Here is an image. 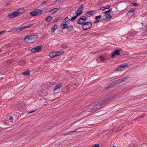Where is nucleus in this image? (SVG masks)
Segmentation results:
<instances>
[{
    "mask_svg": "<svg viewBox=\"0 0 147 147\" xmlns=\"http://www.w3.org/2000/svg\"><path fill=\"white\" fill-rule=\"evenodd\" d=\"M112 99L113 98L112 97H110L107 99L103 100L96 105H95L92 109L90 110L88 109L87 110V111L90 112V111H96L100 108H101V107L106 102L112 100Z\"/></svg>",
    "mask_w": 147,
    "mask_h": 147,
    "instance_id": "1",
    "label": "nucleus"
},
{
    "mask_svg": "<svg viewBox=\"0 0 147 147\" xmlns=\"http://www.w3.org/2000/svg\"><path fill=\"white\" fill-rule=\"evenodd\" d=\"M64 52H59L57 51H54L49 54V56L53 58L55 57L61 55Z\"/></svg>",
    "mask_w": 147,
    "mask_h": 147,
    "instance_id": "2",
    "label": "nucleus"
},
{
    "mask_svg": "<svg viewBox=\"0 0 147 147\" xmlns=\"http://www.w3.org/2000/svg\"><path fill=\"white\" fill-rule=\"evenodd\" d=\"M20 13H21L19 12V10H18V11H14L11 13H9L8 14L7 17L10 18H13L17 16Z\"/></svg>",
    "mask_w": 147,
    "mask_h": 147,
    "instance_id": "3",
    "label": "nucleus"
},
{
    "mask_svg": "<svg viewBox=\"0 0 147 147\" xmlns=\"http://www.w3.org/2000/svg\"><path fill=\"white\" fill-rule=\"evenodd\" d=\"M86 20L87 18L86 16H82L78 19L77 23L79 25H83Z\"/></svg>",
    "mask_w": 147,
    "mask_h": 147,
    "instance_id": "4",
    "label": "nucleus"
},
{
    "mask_svg": "<svg viewBox=\"0 0 147 147\" xmlns=\"http://www.w3.org/2000/svg\"><path fill=\"white\" fill-rule=\"evenodd\" d=\"M92 26L90 22H88L84 23L82 25V29L84 30H87L90 28Z\"/></svg>",
    "mask_w": 147,
    "mask_h": 147,
    "instance_id": "5",
    "label": "nucleus"
},
{
    "mask_svg": "<svg viewBox=\"0 0 147 147\" xmlns=\"http://www.w3.org/2000/svg\"><path fill=\"white\" fill-rule=\"evenodd\" d=\"M42 48V46L41 45L37 46L32 49L31 51L33 53L39 52L41 50Z\"/></svg>",
    "mask_w": 147,
    "mask_h": 147,
    "instance_id": "6",
    "label": "nucleus"
},
{
    "mask_svg": "<svg viewBox=\"0 0 147 147\" xmlns=\"http://www.w3.org/2000/svg\"><path fill=\"white\" fill-rule=\"evenodd\" d=\"M84 9V5L82 4L76 10L75 12L76 15L78 16L83 13L82 10Z\"/></svg>",
    "mask_w": 147,
    "mask_h": 147,
    "instance_id": "7",
    "label": "nucleus"
},
{
    "mask_svg": "<svg viewBox=\"0 0 147 147\" xmlns=\"http://www.w3.org/2000/svg\"><path fill=\"white\" fill-rule=\"evenodd\" d=\"M121 51V49L117 50L114 51V52L112 53L111 55L112 58H114L115 56H118L120 55V52Z\"/></svg>",
    "mask_w": 147,
    "mask_h": 147,
    "instance_id": "8",
    "label": "nucleus"
},
{
    "mask_svg": "<svg viewBox=\"0 0 147 147\" xmlns=\"http://www.w3.org/2000/svg\"><path fill=\"white\" fill-rule=\"evenodd\" d=\"M63 22L65 23V24L62 23L60 25L61 28L63 29L66 28L68 26V25L65 22Z\"/></svg>",
    "mask_w": 147,
    "mask_h": 147,
    "instance_id": "9",
    "label": "nucleus"
},
{
    "mask_svg": "<svg viewBox=\"0 0 147 147\" xmlns=\"http://www.w3.org/2000/svg\"><path fill=\"white\" fill-rule=\"evenodd\" d=\"M112 16L111 14H105L102 17L103 20H104L105 18L108 19H111V18Z\"/></svg>",
    "mask_w": 147,
    "mask_h": 147,
    "instance_id": "10",
    "label": "nucleus"
},
{
    "mask_svg": "<svg viewBox=\"0 0 147 147\" xmlns=\"http://www.w3.org/2000/svg\"><path fill=\"white\" fill-rule=\"evenodd\" d=\"M33 25V24H30L28 26H24L23 27H22L20 28V31H22L26 28L32 27Z\"/></svg>",
    "mask_w": 147,
    "mask_h": 147,
    "instance_id": "11",
    "label": "nucleus"
},
{
    "mask_svg": "<svg viewBox=\"0 0 147 147\" xmlns=\"http://www.w3.org/2000/svg\"><path fill=\"white\" fill-rule=\"evenodd\" d=\"M94 12V11H90L86 12L85 14L88 17H89L90 15H93L92 13Z\"/></svg>",
    "mask_w": 147,
    "mask_h": 147,
    "instance_id": "12",
    "label": "nucleus"
},
{
    "mask_svg": "<svg viewBox=\"0 0 147 147\" xmlns=\"http://www.w3.org/2000/svg\"><path fill=\"white\" fill-rule=\"evenodd\" d=\"M62 86V84L60 83L59 84L55 86L53 89V90L55 91L57 89L60 88Z\"/></svg>",
    "mask_w": 147,
    "mask_h": 147,
    "instance_id": "13",
    "label": "nucleus"
},
{
    "mask_svg": "<svg viewBox=\"0 0 147 147\" xmlns=\"http://www.w3.org/2000/svg\"><path fill=\"white\" fill-rule=\"evenodd\" d=\"M53 19V18L51 16H49L45 18V21L47 22H49Z\"/></svg>",
    "mask_w": 147,
    "mask_h": 147,
    "instance_id": "14",
    "label": "nucleus"
},
{
    "mask_svg": "<svg viewBox=\"0 0 147 147\" xmlns=\"http://www.w3.org/2000/svg\"><path fill=\"white\" fill-rule=\"evenodd\" d=\"M39 36L37 34H34L30 36L31 40H34L37 39L38 37Z\"/></svg>",
    "mask_w": 147,
    "mask_h": 147,
    "instance_id": "15",
    "label": "nucleus"
},
{
    "mask_svg": "<svg viewBox=\"0 0 147 147\" xmlns=\"http://www.w3.org/2000/svg\"><path fill=\"white\" fill-rule=\"evenodd\" d=\"M57 25L56 24H55L52 27L51 29V31L54 32L57 28Z\"/></svg>",
    "mask_w": 147,
    "mask_h": 147,
    "instance_id": "16",
    "label": "nucleus"
},
{
    "mask_svg": "<svg viewBox=\"0 0 147 147\" xmlns=\"http://www.w3.org/2000/svg\"><path fill=\"white\" fill-rule=\"evenodd\" d=\"M30 71L29 70H27L23 72L22 74L23 75H26L27 76L29 75H30Z\"/></svg>",
    "mask_w": 147,
    "mask_h": 147,
    "instance_id": "17",
    "label": "nucleus"
},
{
    "mask_svg": "<svg viewBox=\"0 0 147 147\" xmlns=\"http://www.w3.org/2000/svg\"><path fill=\"white\" fill-rule=\"evenodd\" d=\"M128 78L129 77H128V76H127L123 78L120 79L121 81V82H123L125 80H127Z\"/></svg>",
    "mask_w": 147,
    "mask_h": 147,
    "instance_id": "18",
    "label": "nucleus"
},
{
    "mask_svg": "<svg viewBox=\"0 0 147 147\" xmlns=\"http://www.w3.org/2000/svg\"><path fill=\"white\" fill-rule=\"evenodd\" d=\"M36 10H35L34 11H33L31 12L30 14L32 16H35L37 15V13H36Z\"/></svg>",
    "mask_w": 147,
    "mask_h": 147,
    "instance_id": "19",
    "label": "nucleus"
},
{
    "mask_svg": "<svg viewBox=\"0 0 147 147\" xmlns=\"http://www.w3.org/2000/svg\"><path fill=\"white\" fill-rule=\"evenodd\" d=\"M135 10V8H131L129 10V12H129H131L132 13V15H134V11Z\"/></svg>",
    "mask_w": 147,
    "mask_h": 147,
    "instance_id": "20",
    "label": "nucleus"
},
{
    "mask_svg": "<svg viewBox=\"0 0 147 147\" xmlns=\"http://www.w3.org/2000/svg\"><path fill=\"white\" fill-rule=\"evenodd\" d=\"M20 28H15L12 30L13 32H20Z\"/></svg>",
    "mask_w": 147,
    "mask_h": 147,
    "instance_id": "21",
    "label": "nucleus"
},
{
    "mask_svg": "<svg viewBox=\"0 0 147 147\" xmlns=\"http://www.w3.org/2000/svg\"><path fill=\"white\" fill-rule=\"evenodd\" d=\"M73 26H69L67 27V30L68 31H71L73 29Z\"/></svg>",
    "mask_w": 147,
    "mask_h": 147,
    "instance_id": "22",
    "label": "nucleus"
},
{
    "mask_svg": "<svg viewBox=\"0 0 147 147\" xmlns=\"http://www.w3.org/2000/svg\"><path fill=\"white\" fill-rule=\"evenodd\" d=\"M35 10H36V12L37 13H37V15H38V14H41L42 12V11L40 10V9H36Z\"/></svg>",
    "mask_w": 147,
    "mask_h": 147,
    "instance_id": "23",
    "label": "nucleus"
},
{
    "mask_svg": "<svg viewBox=\"0 0 147 147\" xmlns=\"http://www.w3.org/2000/svg\"><path fill=\"white\" fill-rule=\"evenodd\" d=\"M78 16L76 15L75 16H73L70 19V21H72L76 19L77 18V17Z\"/></svg>",
    "mask_w": 147,
    "mask_h": 147,
    "instance_id": "24",
    "label": "nucleus"
},
{
    "mask_svg": "<svg viewBox=\"0 0 147 147\" xmlns=\"http://www.w3.org/2000/svg\"><path fill=\"white\" fill-rule=\"evenodd\" d=\"M121 68L119 65L117 67L116 69L115 70V71H120L121 70Z\"/></svg>",
    "mask_w": 147,
    "mask_h": 147,
    "instance_id": "25",
    "label": "nucleus"
},
{
    "mask_svg": "<svg viewBox=\"0 0 147 147\" xmlns=\"http://www.w3.org/2000/svg\"><path fill=\"white\" fill-rule=\"evenodd\" d=\"M31 38H30V36H27L26 37L24 38V40H26V39H28L29 40H31Z\"/></svg>",
    "mask_w": 147,
    "mask_h": 147,
    "instance_id": "26",
    "label": "nucleus"
},
{
    "mask_svg": "<svg viewBox=\"0 0 147 147\" xmlns=\"http://www.w3.org/2000/svg\"><path fill=\"white\" fill-rule=\"evenodd\" d=\"M61 47L62 48H66L67 47V45L66 44H62L61 45Z\"/></svg>",
    "mask_w": 147,
    "mask_h": 147,
    "instance_id": "27",
    "label": "nucleus"
},
{
    "mask_svg": "<svg viewBox=\"0 0 147 147\" xmlns=\"http://www.w3.org/2000/svg\"><path fill=\"white\" fill-rule=\"evenodd\" d=\"M99 59L102 61H104L105 60V58L103 56H101L99 57Z\"/></svg>",
    "mask_w": 147,
    "mask_h": 147,
    "instance_id": "28",
    "label": "nucleus"
},
{
    "mask_svg": "<svg viewBox=\"0 0 147 147\" xmlns=\"http://www.w3.org/2000/svg\"><path fill=\"white\" fill-rule=\"evenodd\" d=\"M64 20H65V21H64V22H65V23H66V22L69 23L70 22V20L69 18H68L67 17L65 18Z\"/></svg>",
    "mask_w": 147,
    "mask_h": 147,
    "instance_id": "29",
    "label": "nucleus"
},
{
    "mask_svg": "<svg viewBox=\"0 0 147 147\" xmlns=\"http://www.w3.org/2000/svg\"><path fill=\"white\" fill-rule=\"evenodd\" d=\"M111 11H112V9H110L108 10L105 11L104 12V13L105 14H106L107 13H109L111 12Z\"/></svg>",
    "mask_w": 147,
    "mask_h": 147,
    "instance_id": "30",
    "label": "nucleus"
},
{
    "mask_svg": "<svg viewBox=\"0 0 147 147\" xmlns=\"http://www.w3.org/2000/svg\"><path fill=\"white\" fill-rule=\"evenodd\" d=\"M58 9L57 8H54L52 9V12L55 13L56 12Z\"/></svg>",
    "mask_w": 147,
    "mask_h": 147,
    "instance_id": "31",
    "label": "nucleus"
},
{
    "mask_svg": "<svg viewBox=\"0 0 147 147\" xmlns=\"http://www.w3.org/2000/svg\"><path fill=\"white\" fill-rule=\"evenodd\" d=\"M110 85L111 86V87L115 85H116V83L115 81L111 83L110 84Z\"/></svg>",
    "mask_w": 147,
    "mask_h": 147,
    "instance_id": "32",
    "label": "nucleus"
},
{
    "mask_svg": "<svg viewBox=\"0 0 147 147\" xmlns=\"http://www.w3.org/2000/svg\"><path fill=\"white\" fill-rule=\"evenodd\" d=\"M116 84H117L121 82L120 79H119L115 81Z\"/></svg>",
    "mask_w": 147,
    "mask_h": 147,
    "instance_id": "33",
    "label": "nucleus"
},
{
    "mask_svg": "<svg viewBox=\"0 0 147 147\" xmlns=\"http://www.w3.org/2000/svg\"><path fill=\"white\" fill-rule=\"evenodd\" d=\"M105 7H100L99 8V10H104L105 9Z\"/></svg>",
    "mask_w": 147,
    "mask_h": 147,
    "instance_id": "34",
    "label": "nucleus"
},
{
    "mask_svg": "<svg viewBox=\"0 0 147 147\" xmlns=\"http://www.w3.org/2000/svg\"><path fill=\"white\" fill-rule=\"evenodd\" d=\"M101 15H100L98 16H96L95 18L96 20H97L98 18H101Z\"/></svg>",
    "mask_w": 147,
    "mask_h": 147,
    "instance_id": "35",
    "label": "nucleus"
},
{
    "mask_svg": "<svg viewBox=\"0 0 147 147\" xmlns=\"http://www.w3.org/2000/svg\"><path fill=\"white\" fill-rule=\"evenodd\" d=\"M111 87H112L111 86L110 84L108 86H107L105 88V90H107L109 89V88H111Z\"/></svg>",
    "mask_w": 147,
    "mask_h": 147,
    "instance_id": "36",
    "label": "nucleus"
},
{
    "mask_svg": "<svg viewBox=\"0 0 147 147\" xmlns=\"http://www.w3.org/2000/svg\"><path fill=\"white\" fill-rule=\"evenodd\" d=\"M110 6L109 5H106V7H105V9H108L110 8Z\"/></svg>",
    "mask_w": 147,
    "mask_h": 147,
    "instance_id": "37",
    "label": "nucleus"
},
{
    "mask_svg": "<svg viewBox=\"0 0 147 147\" xmlns=\"http://www.w3.org/2000/svg\"><path fill=\"white\" fill-rule=\"evenodd\" d=\"M119 66H120V67H121V68H124V67H126V66H127V65H126V66H125L124 65H119Z\"/></svg>",
    "mask_w": 147,
    "mask_h": 147,
    "instance_id": "38",
    "label": "nucleus"
},
{
    "mask_svg": "<svg viewBox=\"0 0 147 147\" xmlns=\"http://www.w3.org/2000/svg\"><path fill=\"white\" fill-rule=\"evenodd\" d=\"M99 146L98 144H95L92 146V147H99Z\"/></svg>",
    "mask_w": 147,
    "mask_h": 147,
    "instance_id": "39",
    "label": "nucleus"
},
{
    "mask_svg": "<svg viewBox=\"0 0 147 147\" xmlns=\"http://www.w3.org/2000/svg\"><path fill=\"white\" fill-rule=\"evenodd\" d=\"M44 101H45L44 102V105L47 104L48 103V102H47V101L45 99L44 100Z\"/></svg>",
    "mask_w": 147,
    "mask_h": 147,
    "instance_id": "40",
    "label": "nucleus"
},
{
    "mask_svg": "<svg viewBox=\"0 0 147 147\" xmlns=\"http://www.w3.org/2000/svg\"><path fill=\"white\" fill-rule=\"evenodd\" d=\"M77 131V130H75V131H69V132H68V133H66V134H69L70 133H73V132H76Z\"/></svg>",
    "mask_w": 147,
    "mask_h": 147,
    "instance_id": "41",
    "label": "nucleus"
},
{
    "mask_svg": "<svg viewBox=\"0 0 147 147\" xmlns=\"http://www.w3.org/2000/svg\"><path fill=\"white\" fill-rule=\"evenodd\" d=\"M47 1H46L43 2L41 3V4L42 5H44L47 2Z\"/></svg>",
    "mask_w": 147,
    "mask_h": 147,
    "instance_id": "42",
    "label": "nucleus"
},
{
    "mask_svg": "<svg viewBox=\"0 0 147 147\" xmlns=\"http://www.w3.org/2000/svg\"><path fill=\"white\" fill-rule=\"evenodd\" d=\"M99 22V20H95L94 21V23L95 24L96 23Z\"/></svg>",
    "mask_w": 147,
    "mask_h": 147,
    "instance_id": "43",
    "label": "nucleus"
},
{
    "mask_svg": "<svg viewBox=\"0 0 147 147\" xmlns=\"http://www.w3.org/2000/svg\"><path fill=\"white\" fill-rule=\"evenodd\" d=\"M132 4H133L134 6H137L138 5L136 3H132Z\"/></svg>",
    "mask_w": 147,
    "mask_h": 147,
    "instance_id": "44",
    "label": "nucleus"
},
{
    "mask_svg": "<svg viewBox=\"0 0 147 147\" xmlns=\"http://www.w3.org/2000/svg\"><path fill=\"white\" fill-rule=\"evenodd\" d=\"M36 111V110H33V111H30V112H28V113H32L34 112L35 111Z\"/></svg>",
    "mask_w": 147,
    "mask_h": 147,
    "instance_id": "45",
    "label": "nucleus"
},
{
    "mask_svg": "<svg viewBox=\"0 0 147 147\" xmlns=\"http://www.w3.org/2000/svg\"><path fill=\"white\" fill-rule=\"evenodd\" d=\"M5 32V31H2L0 32V35L1 34H2L3 33Z\"/></svg>",
    "mask_w": 147,
    "mask_h": 147,
    "instance_id": "46",
    "label": "nucleus"
},
{
    "mask_svg": "<svg viewBox=\"0 0 147 147\" xmlns=\"http://www.w3.org/2000/svg\"><path fill=\"white\" fill-rule=\"evenodd\" d=\"M9 119L11 120H13V118L12 117H10Z\"/></svg>",
    "mask_w": 147,
    "mask_h": 147,
    "instance_id": "47",
    "label": "nucleus"
},
{
    "mask_svg": "<svg viewBox=\"0 0 147 147\" xmlns=\"http://www.w3.org/2000/svg\"><path fill=\"white\" fill-rule=\"evenodd\" d=\"M57 19L55 20H54V22L55 23V22H57Z\"/></svg>",
    "mask_w": 147,
    "mask_h": 147,
    "instance_id": "48",
    "label": "nucleus"
},
{
    "mask_svg": "<svg viewBox=\"0 0 147 147\" xmlns=\"http://www.w3.org/2000/svg\"><path fill=\"white\" fill-rule=\"evenodd\" d=\"M0 131V135L2 134V133L3 131Z\"/></svg>",
    "mask_w": 147,
    "mask_h": 147,
    "instance_id": "49",
    "label": "nucleus"
},
{
    "mask_svg": "<svg viewBox=\"0 0 147 147\" xmlns=\"http://www.w3.org/2000/svg\"><path fill=\"white\" fill-rule=\"evenodd\" d=\"M52 12V9L48 11V12Z\"/></svg>",
    "mask_w": 147,
    "mask_h": 147,
    "instance_id": "50",
    "label": "nucleus"
},
{
    "mask_svg": "<svg viewBox=\"0 0 147 147\" xmlns=\"http://www.w3.org/2000/svg\"><path fill=\"white\" fill-rule=\"evenodd\" d=\"M145 34H147V29L145 31Z\"/></svg>",
    "mask_w": 147,
    "mask_h": 147,
    "instance_id": "51",
    "label": "nucleus"
},
{
    "mask_svg": "<svg viewBox=\"0 0 147 147\" xmlns=\"http://www.w3.org/2000/svg\"><path fill=\"white\" fill-rule=\"evenodd\" d=\"M98 134L97 135V136H99V134Z\"/></svg>",
    "mask_w": 147,
    "mask_h": 147,
    "instance_id": "52",
    "label": "nucleus"
},
{
    "mask_svg": "<svg viewBox=\"0 0 147 147\" xmlns=\"http://www.w3.org/2000/svg\"><path fill=\"white\" fill-rule=\"evenodd\" d=\"M7 5H10V4H9V3H8L6 5V6H7Z\"/></svg>",
    "mask_w": 147,
    "mask_h": 147,
    "instance_id": "53",
    "label": "nucleus"
},
{
    "mask_svg": "<svg viewBox=\"0 0 147 147\" xmlns=\"http://www.w3.org/2000/svg\"><path fill=\"white\" fill-rule=\"evenodd\" d=\"M141 24H142V26H143V23H141Z\"/></svg>",
    "mask_w": 147,
    "mask_h": 147,
    "instance_id": "54",
    "label": "nucleus"
},
{
    "mask_svg": "<svg viewBox=\"0 0 147 147\" xmlns=\"http://www.w3.org/2000/svg\"><path fill=\"white\" fill-rule=\"evenodd\" d=\"M133 33H134V34H135V32H134Z\"/></svg>",
    "mask_w": 147,
    "mask_h": 147,
    "instance_id": "55",
    "label": "nucleus"
},
{
    "mask_svg": "<svg viewBox=\"0 0 147 147\" xmlns=\"http://www.w3.org/2000/svg\"><path fill=\"white\" fill-rule=\"evenodd\" d=\"M26 42H28V40H26Z\"/></svg>",
    "mask_w": 147,
    "mask_h": 147,
    "instance_id": "56",
    "label": "nucleus"
},
{
    "mask_svg": "<svg viewBox=\"0 0 147 147\" xmlns=\"http://www.w3.org/2000/svg\"><path fill=\"white\" fill-rule=\"evenodd\" d=\"M1 49H0V52L1 51Z\"/></svg>",
    "mask_w": 147,
    "mask_h": 147,
    "instance_id": "57",
    "label": "nucleus"
},
{
    "mask_svg": "<svg viewBox=\"0 0 147 147\" xmlns=\"http://www.w3.org/2000/svg\"><path fill=\"white\" fill-rule=\"evenodd\" d=\"M113 147H116V146H113Z\"/></svg>",
    "mask_w": 147,
    "mask_h": 147,
    "instance_id": "58",
    "label": "nucleus"
},
{
    "mask_svg": "<svg viewBox=\"0 0 147 147\" xmlns=\"http://www.w3.org/2000/svg\"><path fill=\"white\" fill-rule=\"evenodd\" d=\"M57 2V1H55V2Z\"/></svg>",
    "mask_w": 147,
    "mask_h": 147,
    "instance_id": "59",
    "label": "nucleus"
}]
</instances>
